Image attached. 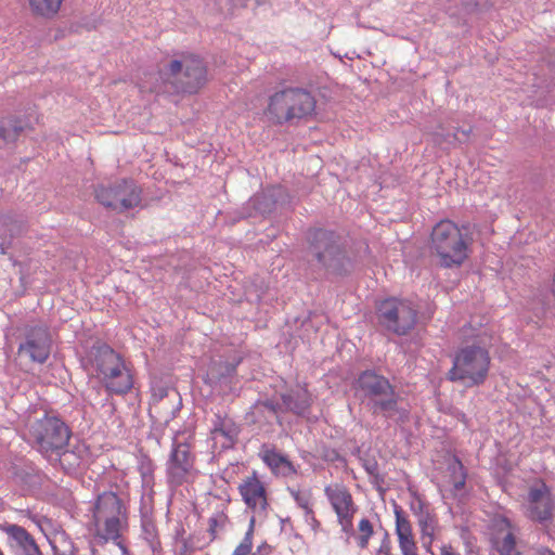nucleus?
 I'll list each match as a JSON object with an SVG mask.
<instances>
[{"instance_id": "f257e3e1", "label": "nucleus", "mask_w": 555, "mask_h": 555, "mask_svg": "<svg viewBox=\"0 0 555 555\" xmlns=\"http://www.w3.org/2000/svg\"><path fill=\"white\" fill-rule=\"evenodd\" d=\"M353 388L356 396L373 415H380L397 424L409 420V403L384 375L366 370L354 380Z\"/></svg>"}, {"instance_id": "f03ea898", "label": "nucleus", "mask_w": 555, "mask_h": 555, "mask_svg": "<svg viewBox=\"0 0 555 555\" xmlns=\"http://www.w3.org/2000/svg\"><path fill=\"white\" fill-rule=\"evenodd\" d=\"M308 242V262L314 270L339 275L351 270L346 241L336 232L315 229L309 233Z\"/></svg>"}, {"instance_id": "7ed1b4c3", "label": "nucleus", "mask_w": 555, "mask_h": 555, "mask_svg": "<svg viewBox=\"0 0 555 555\" xmlns=\"http://www.w3.org/2000/svg\"><path fill=\"white\" fill-rule=\"evenodd\" d=\"M159 78L151 87L156 93H195L207 82V67L204 61L194 54H183L172 60L158 73Z\"/></svg>"}, {"instance_id": "20e7f679", "label": "nucleus", "mask_w": 555, "mask_h": 555, "mask_svg": "<svg viewBox=\"0 0 555 555\" xmlns=\"http://www.w3.org/2000/svg\"><path fill=\"white\" fill-rule=\"evenodd\" d=\"M470 238L454 222H438L430 237V249L444 268L460 267L468 257Z\"/></svg>"}, {"instance_id": "39448f33", "label": "nucleus", "mask_w": 555, "mask_h": 555, "mask_svg": "<svg viewBox=\"0 0 555 555\" xmlns=\"http://www.w3.org/2000/svg\"><path fill=\"white\" fill-rule=\"evenodd\" d=\"M89 358L109 392L124 395L132 388L133 379L129 369L121 357L108 345L92 346Z\"/></svg>"}, {"instance_id": "423d86ee", "label": "nucleus", "mask_w": 555, "mask_h": 555, "mask_svg": "<svg viewBox=\"0 0 555 555\" xmlns=\"http://www.w3.org/2000/svg\"><path fill=\"white\" fill-rule=\"evenodd\" d=\"M315 103L314 96L308 90L286 88L269 98L266 115L278 125L293 122L311 116L314 113Z\"/></svg>"}, {"instance_id": "0eeeda50", "label": "nucleus", "mask_w": 555, "mask_h": 555, "mask_svg": "<svg viewBox=\"0 0 555 555\" xmlns=\"http://www.w3.org/2000/svg\"><path fill=\"white\" fill-rule=\"evenodd\" d=\"M29 441L47 460H59L63 447H68L72 431L56 415L44 414L29 424Z\"/></svg>"}, {"instance_id": "6e6552de", "label": "nucleus", "mask_w": 555, "mask_h": 555, "mask_svg": "<svg viewBox=\"0 0 555 555\" xmlns=\"http://www.w3.org/2000/svg\"><path fill=\"white\" fill-rule=\"evenodd\" d=\"M95 537L105 543L117 541L127 525V508L122 500L113 491L99 494L91 507Z\"/></svg>"}, {"instance_id": "1a4fd4ad", "label": "nucleus", "mask_w": 555, "mask_h": 555, "mask_svg": "<svg viewBox=\"0 0 555 555\" xmlns=\"http://www.w3.org/2000/svg\"><path fill=\"white\" fill-rule=\"evenodd\" d=\"M489 367L490 356L485 348L476 345L465 346L455 353L448 378L466 387L479 386L487 379Z\"/></svg>"}, {"instance_id": "9d476101", "label": "nucleus", "mask_w": 555, "mask_h": 555, "mask_svg": "<svg viewBox=\"0 0 555 555\" xmlns=\"http://www.w3.org/2000/svg\"><path fill=\"white\" fill-rule=\"evenodd\" d=\"M417 310L409 300L389 298L377 309L378 323L396 335L408 334L416 324Z\"/></svg>"}, {"instance_id": "9b49d317", "label": "nucleus", "mask_w": 555, "mask_h": 555, "mask_svg": "<svg viewBox=\"0 0 555 555\" xmlns=\"http://www.w3.org/2000/svg\"><path fill=\"white\" fill-rule=\"evenodd\" d=\"M94 193L101 205L117 212L138 207L141 203V190L133 180L121 179L109 185H99Z\"/></svg>"}, {"instance_id": "f8f14e48", "label": "nucleus", "mask_w": 555, "mask_h": 555, "mask_svg": "<svg viewBox=\"0 0 555 555\" xmlns=\"http://www.w3.org/2000/svg\"><path fill=\"white\" fill-rule=\"evenodd\" d=\"M51 347L52 337L47 326H27L18 345L17 354L20 359L29 363L43 364L51 353Z\"/></svg>"}, {"instance_id": "ddd939ff", "label": "nucleus", "mask_w": 555, "mask_h": 555, "mask_svg": "<svg viewBox=\"0 0 555 555\" xmlns=\"http://www.w3.org/2000/svg\"><path fill=\"white\" fill-rule=\"evenodd\" d=\"M324 493L337 516V522L346 535H353V516L358 511L350 491L343 485L326 486Z\"/></svg>"}, {"instance_id": "4468645a", "label": "nucleus", "mask_w": 555, "mask_h": 555, "mask_svg": "<svg viewBox=\"0 0 555 555\" xmlns=\"http://www.w3.org/2000/svg\"><path fill=\"white\" fill-rule=\"evenodd\" d=\"M194 470V459L185 443L173 446L167 463L168 481L179 486L189 480Z\"/></svg>"}, {"instance_id": "2eb2a0df", "label": "nucleus", "mask_w": 555, "mask_h": 555, "mask_svg": "<svg viewBox=\"0 0 555 555\" xmlns=\"http://www.w3.org/2000/svg\"><path fill=\"white\" fill-rule=\"evenodd\" d=\"M554 502L550 488L541 482L530 488L527 516L533 521L545 522L552 518Z\"/></svg>"}, {"instance_id": "dca6fc26", "label": "nucleus", "mask_w": 555, "mask_h": 555, "mask_svg": "<svg viewBox=\"0 0 555 555\" xmlns=\"http://www.w3.org/2000/svg\"><path fill=\"white\" fill-rule=\"evenodd\" d=\"M311 397L306 388L292 389L281 395V401L266 400L259 406H263L273 413L293 412L304 415L310 408Z\"/></svg>"}, {"instance_id": "f3484780", "label": "nucleus", "mask_w": 555, "mask_h": 555, "mask_svg": "<svg viewBox=\"0 0 555 555\" xmlns=\"http://www.w3.org/2000/svg\"><path fill=\"white\" fill-rule=\"evenodd\" d=\"M238 492L254 514L261 515L266 511L268 505L266 488L255 473L242 480Z\"/></svg>"}, {"instance_id": "a211bd4d", "label": "nucleus", "mask_w": 555, "mask_h": 555, "mask_svg": "<svg viewBox=\"0 0 555 555\" xmlns=\"http://www.w3.org/2000/svg\"><path fill=\"white\" fill-rule=\"evenodd\" d=\"M5 532L18 555H42L33 535L23 527L9 525Z\"/></svg>"}, {"instance_id": "6ab92c4d", "label": "nucleus", "mask_w": 555, "mask_h": 555, "mask_svg": "<svg viewBox=\"0 0 555 555\" xmlns=\"http://www.w3.org/2000/svg\"><path fill=\"white\" fill-rule=\"evenodd\" d=\"M396 534L402 555H417V546L412 533V526L399 506L395 507Z\"/></svg>"}, {"instance_id": "aec40b11", "label": "nucleus", "mask_w": 555, "mask_h": 555, "mask_svg": "<svg viewBox=\"0 0 555 555\" xmlns=\"http://www.w3.org/2000/svg\"><path fill=\"white\" fill-rule=\"evenodd\" d=\"M238 427L228 417L217 416L211 429V436L215 443H220L222 449L233 447L238 436Z\"/></svg>"}, {"instance_id": "412c9836", "label": "nucleus", "mask_w": 555, "mask_h": 555, "mask_svg": "<svg viewBox=\"0 0 555 555\" xmlns=\"http://www.w3.org/2000/svg\"><path fill=\"white\" fill-rule=\"evenodd\" d=\"M25 230V223L22 217L14 214H4L0 216V248L2 254L11 246V240L21 235Z\"/></svg>"}, {"instance_id": "4be33fe9", "label": "nucleus", "mask_w": 555, "mask_h": 555, "mask_svg": "<svg viewBox=\"0 0 555 555\" xmlns=\"http://www.w3.org/2000/svg\"><path fill=\"white\" fill-rule=\"evenodd\" d=\"M261 459L275 475L287 477L296 473L292 462L274 449L263 450L261 452Z\"/></svg>"}, {"instance_id": "5701e85b", "label": "nucleus", "mask_w": 555, "mask_h": 555, "mask_svg": "<svg viewBox=\"0 0 555 555\" xmlns=\"http://www.w3.org/2000/svg\"><path fill=\"white\" fill-rule=\"evenodd\" d=\"M472 133V128L468 127L466 129L452 128V131L444 128L443 125H439L437 129L433 132L434 141L438 144L447 143V144H455V143H465L469 140Z\"/></svg>"}, {"instance_id": "b1692460", "label": "nucleus", "mask_w": 555, "mask_h": 555, "mask_svg": "<svg viewBox=\"0 0 555 555\" xmlns=\"http://www.w3.org/2000/svg\"><path fill=\"white\" fill-rule=\"evenodd\" d=\"M25 126L21 119L3 118L0 120V147H3L17 140L24 131Z\"/></svg>"}, {"instance_id": "393cba45", "label": "nucleus", "mask_w": 555, "mask_h": 555, "mask_svg": "<svg viewBox=\"0 0 555 555\" xmlns=\"http://www.w3.org/2000/svg\"><path fill=\"white\" fill-rule=\"evenodd\" d=\"M64 0H28L33 14L46 18L54 17Z\"/></svg>"}, {"instance_id": "a878e982", "label": "nucleus", "mask_w": 555, "mask_h": 555, "mask_svg": "<svg viewBox=\"0 0 555 555\" xmlns=\"http://www.w3.org/2000/svg\"><path fill=\"white\" fill-rule=\"evenodd\" d=\"M280 191L281 189H273L256 194L250 198L249 205H251L254 209L261 215L269 214L272 211L276 203L275 193Z\"/></svg>"}, {"instance_id": "bb28decb", "label": "nucleus", "mask_w": 555, "mask_h": 555, "mask_svg": "<svg viewBox=\"0 0 555 555\" xmlns=\"http://www.w3.org/2000/svg\"><path fill=\"white\" fill-rule=\"evenodd\" d=\"M450 483L453 487L454 495H457L465 487L466 483V470L462 464V462L454 457L452 462L448 465Z\"/></svg>"}, {"instance_id": "cd10ccee", "label": "nucleus", "mask_w": 555, "mask_h": 555, "mask_svg": "<svg viewBox=\"0 0 555 555\" xmlns=\"http://www.w3.org/2000/svg\"><path fill=\"white\" fill-rule=\"evenodd\" d=\"M417 525L421 529L423 545L429 550L434 541L437 525L435 515L431 512L422 514L421 517L417 518Z\"/></svg>"}, {"instance_id": "c85d7f7f", "label": "nucleus", "mask_w": 555, "mask_h": 555, "mask_svg": "<svg viewBox=\"0 0 555 555\" xmlns=\"http://www.w3.org/2000/svg\"><path fill=\"white\" fill-rule=\"evenodd\" d=\"M374 534V528L370 519L362 518L358 522L357 531L354 530V534L352 537L356 538L357 544L360 548L364 550L369 546V541ZM348 538L350 535H347Z\"/></svg>"}, {"instance_id": "c756f323", "label": "nucleus", "mask_w": 555, "mask_h": 555, "mask_svg": "<svg viewBox=\"0 0 555 555\" xmlns=\"http://www.w3.org/2000/svg\"><path fill=\"white\" fill-rule=\"evenodd\" d=\"M164 399H168L169 401L171 402H177L178 405L172 410V412L170 413V415L168 417H166V422H168L170 418L175 417V413L177 410L180 409V404H181V401H180V396L179 393L176 391V390H169L167 388H158V389H155L154 392H153V400L157 403H163V400Z\"/></svg>"}, {"instance_id": "7c9ffc66", "label": "nucleus", "mask_w": 555, "mask_h": 555, "mask_svg": "<svg viewBox=\"0 0 555 555\" xmlns=\"http://www.w3.org/2000/svg\"><path fill=\"white\" fill-rule=\"evenodd\" d=\"M59 460H48L51 464H60L65 469H70L79 465V456L74 452L63 447L60 452Z\"/></svg>"}, {"instance_id": "2f4dec72", "label": "nucleus", "mask_w": 555, "mask_h": 555, "mask_svg": "<svg viewBox=\"0 0 555 555\" xmlns=\"http://www.w3.org/2000/svg\"><path fill=\"white\" fill-rule=\"evenodd\" d=\"M143 538L147 541L150 546L155 550L159 545L157 538V529L155 524L150 519H143L142 521Z\"/></svg>"}, {"instance_id": "473e14b6", "label": "nucleus", "mask_w": 555, "mask_h": 555, "mask_svg": "<svg viewBox=\"0 0 555 555\" xmlns=\"http://www.w3.org/2000/svg\"><path fill=\"white\" fill-rule=\"evenodd\" d=\"M501 555H519L516 548V542L513 533L507 532L501 543L498 545Z\"/></svg>"}, {"instance_id": "72a5a7b5", "label": "nucleus", "mask_w": 555, "mask_h": 555, "mask_svg": "<svg viewBox=\"0 0 555 555\" xmlns=\"http://www.w3.org/2000/svg\"><path fill=\"white\" fill-rule=\"evenodd\" d=\"M291 494L297 505L305 511V514H310V511L312 509L310 507V494L295 490H291Z\"/></svg>"}, {"instance_id": "f704fd0d", "label": "nucleus", "mask_w": 555, "mask_h": 555, "mask_svg": "<svg viewBox=\"0 0 555 555\" xmlns=\"http://www.w3.org/2000/svg\"><path fill=\"white\" fill-rule=\"evenodd\" d=\"M142 482L144 486H150L153 482V465L150 461H143L139 467Z\"/></svg>"}, {"instance_id": "c9c22d12", "label": "nucleus", "mask_w": 555, "mask_h": 555, "mask_svg": "<svg viewBox=\"0 0 555 555\" xmlns=\"http://www.w3.org/2000/svg\"><path fill=\"white\" fill-rule=\"evenodd\" d=\"M251 528L246 533L244 540L236 546L232 555H247L251 550Z\"/></svg>"}, {"instance_id": "e433bc0d", "label": "nucleus", "mask_w": 555, "mask_h": 555, "mask_svg": "<svg viewBox=\"0 0 555 555\" xmlns=\"http://www.w3.org/2000/svg\"><path fill=\"white\" fill-rule=\"evenodd\" d=\"M411 511L416 516V518L421 517L422 514L430 513L427 505L421 499H417L411 504Z\"/></svg>"}, {"instance_id": "4c0bfd02", "label": "nucleus", "mask_w": 555, "mask_h": 555, "mask_svg": "<svg viewBox=\"0 0 555 555\" xmlns=\"http://www.w3.org/2000/svg\"><path fill=\"white\" fill-rule=\"evenodd\" d=\"M376 555H391V544H390L387 533L385 534V538L382 541Z\"/></svg>"}, {"instance_id": "58836bf2", "label": "nucleus", "mask_w": 555, "mask_h": 555, "mask_svg": "<svg viewBox=\"0 0 555 555\" xmlns=\"http://www.w3.org/2000/svg\"><path fill=\"white\" fill-rule=\"evenodd\" d=\"M305 517H306V521L313 528L315 529L317 527L320 526V522L318 521V519L315 518L314 514H313V511L311 509L310 511V514H305Z\"/></svg>"}, {"instance_id": "ea45409f", "label": "nucleus", "mask_w": 555, "mask_h": 555, "mask_svg": "<svg viewBox=\"0 0 555 555\" xmlns=\"http://www.w3.org/2000/svg\"><path fill=\"white\" fill-rule=\"evenodd\" d=\"M235 372V365L231 363H227L224 365V372L221 373V376H230Z\"/></svg>"}, {"instance_id": "a19ab883", "label": "nucleus", "mask_w": 555, "mask_h": 555, "mask_svg": "<svg viewBox=\"0 0 555 555\" xmlns=\"http://www.w3.org/2000/svg\"><path fill=\"white\" fill-rule=\"evenodd\" d=\"M441 555H457L456 553H454L451 547H448V546H443L441 548Z\"/></svg>"}, {"instance_id": "79ce46f5", "label": "nucleus", "mask_w": 555, "mask_h": 555, "mask_svg": "<svg viewBox=\"0 0 555 555\" xmlns=\"http://www.w3.org/2000/svg\"><path fill=\"white\" fill-rule=\"evenodd\" d=\"M537 555H555V553L548 548H541L538 551Z\"/></svg>"}, {"instance_id": "37998d69", "label": "nucleus", "mask_w": 555, "mask_h": 555, "mask_svg": "<svg viewBox=\"0 0 555 555\" xmlns=\"http://www.w3.org/2000/svg\"><path fill=\"white\" fill-rule=\"evenodd\" d=\"M117 543V545L119 546L120 551L122 552V554H127V547L121 543L119 542L118 540L115 541Z\"/></svg>"}, {"instance_id": "c03bdc74", "label": "nucleus", "mask_w": 555, "mask_h": 555, "mask_svg": "<svg viewBox=\"0 0 555 555\" xmlns=\"http://www.w3.org/2000/svg\"><path fill=\"white\" fill-rule=\"evenodd\" d=\"M477 7H478V3H475V7H474V8H470V7L466 5V7H465V9H466V11H467L468 13H470V12H474V11L477 9Z\"/></svg>"}, {"instance_id": "a18cd8bd", "label": "nucleus", "mask_w": 555, "mask_h": 555, "mask_svg": "<svg viewBox=\"0 0 555 555\" xmlns=\"http://www.w3.org/2000/svg\"><path fill=\"white\" fill-rule=\"evenodd\" d=\"M374 469H375V465H372V466H369V465H367V466H366V470H367L370 474H373Z\"/></svg>"}]
</instances>
